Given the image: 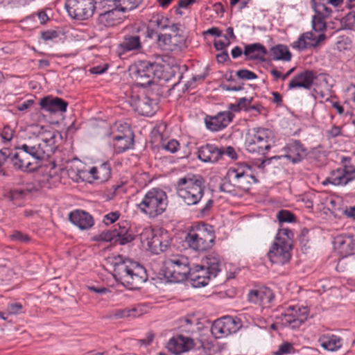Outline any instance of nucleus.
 <instances>
[{
	"mask_svg": "<svg viewBox=\"0 0 355 355\" xmlns=\"http://www.w3.org/2000/svg\"><path fill=\"white\" fill-rule=\"evenodd\" d=\"M270 56L273 60L290 61L292 54L286 45L277 44L270 48Z\"/></svg>",
	"mask_w": 355,
	"mask_h": 355,
	"instance_id": "nucleus-35",
	"label": "nucleus"
},
{
	"mask_svg": "<svg viewBox=\"0 0 355 355\" xmlns=\"http://www.w3.org/2000/svg\"><path fill=\"white\" fill-rule=\"evenodd\" d=\"M43 154L49 157L55 148V132L51 130H45L39 135L31 139Z\"/></svg>",
	"mask_w": 355,
	"mask_h": 355,
	"instance_id": "nucleus-20",
	"label": "nucleus"
},
{
	"mask_svg": "<svg viewBox=\"0 0 355 355\" xmlns=\"http://www.w3.org/2000/svg\"><path fill=\"white\" fill-rule=\"evenodd\" d=\"M221 153L216 145L207 144L198 148V157L203 162L215 163L221 159Z\"/></svg>",
	"mask_w": 355,
	"mask_h": 355,
	"instance_id": "nucleus-30",
	"label": "nucleus"
},
{
	"mask_svg": "<svg viewBox=\"0 0 355 355\" xmlns=\"http://www.w3.org/2000/svg\"><path fill=\"white\" fill-rule=\"evenodd\" d=\"M177 193L189 206L196 205L205 194V180L200 175L187 174L175 184Z\"/></svg>",
	"mask_w": 355,
	"mask_h": 355,
	"instance_id": "nucleus-3",
	"label": "nucleus"
},
{
	"mask_svg": "<svg viewBox=\"0 0 355 355\" xmlns=\"http://www.w3.org/2000/svg\"><path fill=\"white\" fill-rule=\"evenodd\" d=\"M216 59L219 63H224L230 59V57L228 53L226 51H224L221 53L217 55Z\"/></svg>",
	"mask_w": 355,
	"mask_h": 355,
	"instance_id": "nucleus-62",
	"label": "nucleus"
},
{
	"mask_svg": "<svg viewBox=\"0 0 355 355\" xmlns=\"http://www.w3.org/2000/svg\"><path fill=\"white\" fill-rule=\"evenodd\" d=\"M248 301L254 304H261V294L260 288L250 291L248 295Z\"/></svg>",
	"mask_w": 355,
	"mask_h": 355,
	"instance_id": "nucleus-53",
	"label": "nucleus"
},
{
	"mask_svg": "<svg viewBox=\"0 0 355 355\" xmlns=\"http://www.w3.org/2000/svg\"><path fill=\"white\" fill-rule=\"evenodd\" d=\"M341 166L330 171L329 175L321 182L323 186L331 184L345 187L355 179V166L351 164V158L342 157Z\"/></svg>",
	"mask_w": 355,
	"mask_h": 355,
	"instance_id": "nucleus-9",
	"label": "nucleus"
},
{
	"mask_svg": "<svg viewBox=\"0 0 355 355\" xmlns=\"http://www.w3.org/2000/svg\"><path fill=\"white\" fill-rule=\"evenodd\" d=\"M111 166L107 162L93 166L87 171L88 175H90L94 180H98L100 182L107 181L111 177Z\"/></svg>",
	"mask_w": 355,
	"mask_h": 355,
	"instance_id": "nucleus-33",
	"label": "nucleus"
},
{
	"mask_svg": "<svg viewBox=\"0 0 355 355\" xmlns=\"http://www.w3.org/2000/svg\"><path fill=\"white\" fill-rule=\"evenodd\" d=\"M127 28L123 40L119 44V55H121L127 52H139L142 50L144 32L139 27H132L131 31Z\"/></svg>",
	"mask_w": 355,
	"mask_h": 355,
	"instance_id": "nucleus-15",
	"label": "nucleus"
},
{
	"mask_svg": "<svg viewBox=\"0 0 355 355\" xmlns=\"http://www.w3.org/2000/svg\"><path fill=\"white\" fill-rule=\"evenodd\" d=\"M237 187L234 185V182L230 181L229 179L227 180L224 181L220 186V190L221 191L230 193L233 196L236 193Z\"/></svg>",
	"mask_w": 355,
	"mask_h": 355,
	"instance_id": "nucleus-49",
	"label": "nucleus"
},
{
	"mask_svg": "<svg viewBox=\"0 0 355 355\" xmlns=\"http://www.w3.org/2000/svg\"><path fill=\"white\" fill-rule=\"evenodd\" d=\"M252 98H247L245 97H243L239 99L236 105L232 104L230 107L234 111L237 112L241 110H247L248 106L250 105Z\"/></svg>",
	"mask_w": 355,
	"mask_h": 355,
	"instance_id": "nucleus-46",
	"label": "nucleus"
},
{
	"mask_svg": "<svg viewBox=\"0 0 355 355\" xmlns=\"http://www.w3.org/2000/svg\"><path fill=\"white\" fill-rule=\"evenodd\" d=\"M224 38L225 40H218L214 41V47L217 50H223L230 44V42L228 37L226 35H224Z\"/></svg>",
	"mask_w": 355,
	"mask_h": 355,
	"instance_id": "nucleus-57",
	"label": "nucleus"
},
{
	"mask_svg": "<svg viewBox=\"0 0 355 355\" xmlns=\"http://www.w3.org/2000/svg\"><path fill=\"white\" fill-rule=\"evenodd\" d=\"M96 10L99 12L98 23L106 27H112L121 23L124 12L109 0H95Z\"/></svg>",
	"mask_w": 355,
	"mask_h": 355,
	"instance_id": "nucleus-11",
	"label": "nucleus"
},
{
	"mask_svg": "<svg viewBox=\"0 0 355 355\" xmlns=\"http://www.w3.org/2000/svg\"><path fill=\"white\" fill-rule=\"evenodd\" d=\"M149 26L157 30H164L168 26V19L161 15H154L149 21Z\"/></svg>",
	"mask_w": 355,
	"mask_h": 355,
	"instance_id": "nucleus-39",
	"label": "nucleus"
},
{
	"mask_svg": "<svg viewBox=\"0 0 355 355\" xmlns=\"http://www.w3.org/2000/svg\"><path fill=\"white\" fill-rule=\"evenodd\" d=\"M311 4L315 15L329 17L332 12L331 8L327 6L325 0H311Z\"/></svg>",
	"mask_w": 355,
	"mask_h": 355,
	"instance_id": "nucleus-38",
	"label": "nucleus"
},
{
	"mask_svg": "<svg viewBox=\"0 0 355 355\" xmlns=\"http://www.w3.org/2000/svg\"><path fill=\"white\" fill-rule=\"evenodd\" d=\"M161 146L169 153H175L180 148V143L175 139H163L161 142Z\"/></svg>",
	"mask_w": 355,
	"mask_h": 355,
	"instance_id": "nucleus-41",
	"label": "nucleus"
},
{
	"mask_svg": "<svg viewBox=\"0 0 355 355\" xmlns=\"http://www.w3.org/2000/svg\"><path fill=\"white\" fill-rule=\"evenodd\" d=\"M309 311L306 307L288 306L279 316L284 326H291L293 329L299 328L307 319Z\"/></svg>",
	"mask_w": 355,
	"mask_h": 355,
	"instance_id": "nucleus-17",
	"label": "nucleus"
},
{
	"mask_svg": "<svg viewBox=\"0 0 355 355\" xmlns=\"http://www.w3.org/2000/svg\"><path fill=\"white\" fill-rule=\"evenodd\" d=\"M293 233L288 229H280L268 252L271 263L284 265L291 258Z\"/></svg>",
	"mask_w": 355,
	"mask_h": 355,
	"instance_id": "nucleus-4",
	"label": "nucleus"
},
{
	"mask_svg": "<svg viewBox=\"0 0 355 355\" xmlns=\"http://www.w3.org/2000/svg\"><path fill=\"white\" fill-rule=\"evenodd\" d=\"M41 108L50 113H63L67 111L68 103L59 97L46 96L40 100Z\"/></svg>",
	"mask_w": 355,
	"mask_h": 355,
	"instance_id": "nucleus-26",
	"label": "nucleus"
},
{
	"mask_svg": "<svg viewBox=\"0 0 355 355\" xmlns=\"http://www.w3.org/2000/svg\"><path fill=\"white\" fill-rule=\"evenodd\" d=\"M236 75L239 79L245 80H254L258 78L254 72L245 69L238 70Z\"/></svg>",
	"mask_w": 355,
	"mask_h": 355,
	"instance_id": "nucleus-47",
	"label": "nucleus"
},
{
	"mask_svg": "<svg viewBox=\"0 0 355 355\" xmlns=\"http://www.w3.org/2000/svg\"><path fill=\"white\" fill-rule=\"evenodd\" d=\"M325 39L326 35L324 33L316 35L314 33L309 31L300 35L297 40L293 42L291 46L293 49L303 51L318 46Z\"/></svg>",
	"mask_w": 355,
	"mask_h": 355,
	"instance_id": "nucleus-22",
	"label": "nucleus"
},
{
	"mask_svg": "<svg viewBox=\"0 0 355 355\" xmlns=\"http://www.w3.org/2000/svg\"><path fill=\"white\" fill-rule=\"evenodd\" d=\"M114 278L130 289H137L147 281L146 269L136 261L119 256L114 264Z\"/></svg>",
	"mask_w": 355,
	"mask_h": 355,
	"instance_id": "nucleus-1",
	"label": "nucleus"
},
{
	"mask_svg": "<svg viewBox=\"0 0 355 355\" xmlns=\"http://www.w3.org/2000/svg\"><path fill=\"white\" fill-rule=\"evenodd\" d=\"M166 193L159 189H152L137 205V209L148 218H154L162 214L167 207Z\"/></svg>",
	"mask_w": 355,
	"mask_h": 355,
	"instance_id": "nucleus-6",
	"label": "nucleus"
},
{
	"mask_svg": "<svg viewBox=\"0 0 355 355\" xmlns=\"http://www.w3.org/2000/svg\"><path fill=\"white\" fill-rule=\"evenodd\" d=\"M142 242H146L148 249L158 254L164 252L170 245L167 232L156 233L150 228H146L140 234Z\"/></svg>",
	"mask_w": 355,
	"mask_h": 355,
	"instance_id": "nucleus-13",
	"label": "nucleus"
},
{
	"mask_svg": "<svg viewBox=\"0 0 355 355\" xmlns=\"http://www.w3.org/2000/svg\"><path fill=\"white\" fill-rule=\"evenodd\" d=\"M65 8L69 15L78 20L88 19L96 10L95 0H67Z\"/></svg>",
	"mask_w": 355,
	"mask_h": 355,
	"instance_id": "nucleus-14",
	"label": "nucleus"
},
{
	"mask_svg": "<svg viewBox=\"0 0 355 355\" xmlns=\"http://www.w3.org/2000/svg\"><path fill=\"white\" fill-rule=\"evenodd\" d=\"M315 78L316 77L312 71L306 70L295 75L291 80L288 87L289 89H293L300 87L309 89L312 87L313 81Z\"/></svg>",
	"mask_w": 355,
	"mask_h": 355,
	"instance_id": "nucleus-28",
	"label": "nucleus"
},
{
	"mask_svg": "<svg viewBox=\"0 0 355 355\" xmlns=\"http://www.w3.org/2000/svg\"><path fill=\"white\" fill-rule=\"evenodd\" d=\"M221 153V157L223 155H226L229 157H230L232 159H237V154L234 150V148L232 146H227L225 148H219Z\"/></svg>",
	"mask_w": 355,
	"mask_h": 355,
	"instance_id": "nucleus-56",
	"label": "nucleus"
},
{
	"mask_svg": "<svg viewBox=\"0 0 355 355\" xmlns=\"http://www.w3.org/2000/svg\"><path fill=\"white\" fill-rule=\"evenodd\" d=\"M195 346L194 341L189 337L182 335L171 338L167 343V349L173 354L178 355L189 352Z\"/></svg>",
	"mask_w": 355,
	"mask_h": 355,
	"instance_id": "nucleus-23",
	"label": "nucleus"
},
{
	"mask_svg": "<svg viewBox=\"0 0 355 355\" xmlns=\"http://www.w3.org/2000/svg\"><path fill=\"white\" fill-rule=\"evenodd\" d=\"M226 178L233 182L237 189L245 191H248L252 184L258 182L252 173L251 166L245 163H239L230 167Z\"/></svg>",
	"mask_w": 355,
	"mask_h": 355,
	"instance_id": "nucleus-10",
	"label": "nucleus"
},
{
	"mask_svg": "<svg viewBox=\"0 0 355 355\" xmlns=\"http://www.w3.org/2000/svg\"><path fill=\"white\" fill-rule=\"evenodd\" d=\"M119 216L120 213L119 211H112L104 216L103 222L106 225H109L116 221Z\"/></svg>",
	"mask_w": 355,
	"mask_h": 355,
	"instance_id": "nucleus-54",
	"label": "nucleus"
},
{
	"mask_svg": "<svg viewBox=\"0 0 355 355\" xmlns=\"http://www.w3.org/2000/svg\"><path fill=\"white\" fill-rule=\"evenodd\" d=\"M33 103V101L31 100H28L22 103L17 105V110L19 111H24L27 110L28 107H30Z\"/></svg>",
	"mask_w": 355,
	"mask_h": 355,
	"instance_id": "nucleus-63",
	"label": "nucleus"
},
{
	"mask_svg": "<svg viewBox=\"0 0 355 355\" xmlns=\"http://www.w3.org/2000/svg\"><path fill=\"white\" fill-rule=\"evenodd\" d=\"M241 327L240 320L227 315L213 322L211 332L216 338H222L236 333Z\"/></svg>",
	"mask_w": 355,
	"mask_h": 355,
	"instance_id": "nucleus-18",
	"label": "nucleus"
},
{
	"mask_svg": "<svg viewBox=\"0 0 355 355\" xmlns=\"http://www.w3.org/2000/svg\"><path fill=\"white\" fill-rule=\"evenodd\" d=\"M233 114L230 111L218 112L214 116L205 119L206 127L213 132L220 131L226 128L232 121Z\"/></svg>",
	"mask_w": 355,
	"mask_h": 355,
	"instance_id": "nucleus-24",
	"label": "nucleus"
},
{
	"mask_svg": "<svg viewBox=\"0 0 355 355\" xmlns=\"http://www.w3.org/2000/svg\"><path fill=\"white\" fill-rule=\"evenodd\" d=\"M26 194V191L24 189H12L6 194V197L10 200L13 201L15 199L22 198Z\"/></svg>",
	"mask_w": 355,
	"mask_h": 355,
	"instance_id": "nucleus-52",
	"label": "nucleus"
},
{
	"mask_svg": "<svg viewBox=\"0 0 355 355\" xmlns=\"http://www.w3.org/2000/svg\"><path fill=\"white\" fill-rule=\"evenodd\" d=\"M328 16L314 15L312 17V28L315 32H323L327 29L326 19Z\"/></svg>",
	"mask_w": 355,
	"mask_h": 355,
	"instance_id": "nucleus-40",
	"label": "nucleus"
},
{
	"mask_svg": "<svg viewBox=\"0 0 355 355\" xmlns=\"http://www.w3.org/2000/svg\"><path fill=\"white\" fill-rule=\"evenodd\" d=\"M157 66L148 61H140L136 65L135 78L141 87L150 85L153 82L155 68Z\"/></svg>",
	"mask_w": 355,
	"mask_h": 355,
	"instance_id": "nucleus-21",
	"label": "nucleus"
},
{
	"mask_svg": "<svg viewBox=\"0 0 355 355\" xmlns=\"http://www.w3.org/2000/svg\"><path fill=\"white\" fill-rule=\"evenodd\" d=\"M243 54L246 60H266L268 54L266 48L260 43L250 44L245 46Z\"/></svg>",
	"mask_w": 355,
	"mask_h": 355,
	"instance_id": "nucleus-32",
	"label": "nucleus"
},
{
	"mask_svg": "<svg viewBox=\"0 0 355 355\" xmlns=\"http://www.w3.org/2000/svg\"><path fill=\"white\" fill-rule=\"evenodd\" d=\"M245 146L246 150L250 153L265 155L271 147L269 142V130L259 128L248 132L246 135Z\"/></svg>",
	"mask_w": 355,
	"mask_h": 355,
	"instance_id": "nucleus-12",
	"label": "nucleus"
},
{
	"mask_svg": "<svg viewBox=\"0 0 355 355\" xmlns=\"http://www.w3.org/2000/svg\"><path fill=\"white\" fill-rule=\"evenodd\" d=\"M12 241H17L21 243H28L31 241V237L20 231L14 230L10 236Z\"/></svg>",
	"mask_w": 355,
	"mask_h": 355,
	"instance_id": "nucleus-45",
	"label": "nucleus"
},
{
	"mask_svg": "<svg viewBox=\"0 0 355 355\" xmlns=\"http://www.w3.org/2000/svg\"><path fill=\"white\" fill-rule=\"evenodd\" d=\"M294 352V348L293 345L286 342L280 345L278 347V349L274 352V355H285L288 354L293 353Z\"/></svg>",
	"mask_w": 355,
	"mask_h": 355,
	"instance_id": "nucleus-51",
	"label": "nucleus"
},
{
	"mask_svg": "<svg viewBox=\"0 0 355 355\" xmlns=\"http://www.w3.org/2000/svg\"><path fill=\"white\" fill-rule=\"evenodd\" d=\"M67 173L68 176L75 182L85 181L88 178L87 170L80 169L72 164L67 166Z\"/></svg>",
	"mask_w": 355,
	"mask_h": 355,
	"instance_id": "nucleus-37",
	"label": "nucleus"
},
{
	"mask_svg": "<svg viewBox=\"0 0 355 355\" xmlns=\"http://www.w3.org/2000/svg\"><path fill=\"white\" fill-rule=\"evenodd\" d=\"M125 132L114 136V147L116 153H121L133 145V137L130 129L125 125Z\"/></svg>",
	"mask_w": 355,
	"mask_h": 355,
	"instance_id": "nucleus-31",
	"label": "nucleus"
},
{
	"mask_svg": "<svg viewBox=\"0 0 355 355\" xmlns=\"http://www.w3.org/2000/svg\"><path fill=\"white\" fill-rule=\"evenodd\" d=\"M279 223H291L295 221V216L288 210L282 209L277 214Z\"/></svg>",
	"mask_w": 355,
	"mask_h": 355,
	"instance_id": "nucleus-43",
	"label": "nucleus"
},
{
	"mask_svg": "<svg viewBox=\"0 0 355 355\" xmlns=\"http://www.w3.org/2000/svg\"><path fill=\"white\" fill-rule=\"evenodd\" d=\"M335 45L336 49L339 51H342L349 49L352 44L351 40L348 37L343 35L338 38Z\"/></svg>",
	"mask_w": 355,
	"mask_h": 355,
	"instance_id": "nucleus-44",
	"label": "nucleus"
},
{
	"mask_svg": "<svg viewBox=\"0 0 355 355\" xmlns=\"http://www.w3.org/2000/svg\"><path fill=\"white\" fill-rule=\"evenodd\" d=\"M214 239L213 227L203 223L189 231L185 237V242L196 251H205L211 248Z\"/></svg>",
	"mask_w": 355,
	"mask_h": 355,
	"instance_id": "nucleus-7",
	"label": "nucleus"
},
{
	"mask_svg": "<svg viewBox=\"0 0 355 355\" xmlns=\"http://www.w3.org/2000/svg\"><path fill=\"white\" fill-rule=\"evenodd\" d=\"M334 245L335 249L343 257L352 254L355 243L352 236L349 234H340L334 238Z\"/></svg>",
	"mask_w": 355,
	"mask_h": 355,
	"instance_id": "nucleus-29",
	"label": "nucleus"
},
{
	"mask_svg": "<svg viewBox=\"0 0 355 355\" xmlns=\"http://www.w3.org/2000/svg\"><path fill=\"white\" fill-rule=\"evenodd\" d=\"M343 338L338 336L327 334L320 336L318 342L322 347L328 351H337L343 346Z\"/></svg>",
	"mask_w": 355,
	"mask_h": 355,
	"instance_id": "nucleus-34",
	"label": "nucleus"
},
{
	"mask_svg": "<svg viewBox=\"0 0 355 355\" xmlns=\"http://www.w3.org/2000/svg\"><path fill=\"white\" fill-rule=\"evenodd\" d=\"M135 239V236L130 232L125 223H119V228L113 230L103 231L95 236L98 241L118 243L123 245Z\"/></svg>",
	"mask_w": 355,
	"mask_h": 355,
	"instance_id": "nucleus-16",
	"label": "nucleus"
},
{
	"mask_svg": "<svg viewBox=\"0 0 355 355\" xmlns=\"http://www.w3.org/2000/svg\"><path fill=\"white\" fill-rule=\"evenodd\" d=\"M343 213L347 218L355 219V206L347 207Z\"/></svg>",
	"mask_w": 355,
	"mask_h": 355,
	"instance_id": "nucleus-61",
	"label": "nucleus"
},
{
	"mask_svg": "<svg viewBox=\"0 0 355 355\" xmlns=\"http://www.w3.org/2000/svg\"><path fill=\"white\" fill-rule=\"evenodd\" d=\"M213 205H214V200L212 199H209L206 202L205 206L200 209V212L202 214L207 213L211 209V208L213 207Z\"/></svg>",
	"mask_w": 355,
	"mask_h": 355,
	"instance_id": "nucleus-64",
	"label": "nucleus"
},
{
	"mask_svg": "<svg viewBox=\"0 0 355 355\" xmlns=\"http://www.w3.org/2000/svg\"><path fill=\"white\" fill-rule=\"evenodd\" d=\"M260 294H261V304H269L274 299V294L271 289L267 287L260 288Z\"/></svg>",
	"mask_w": 355,
	"mask_h": 355,
	"instance_id": "nucleus-48",
	"label": "nucleus"
},
{
	"mask_svg": "<svg viewBox=\"0 0 355 355\" xmlns=\"http://www.w3.org/2000/svg\"><path fill=\"white\" fill-rule=\"evenodd\" d=\"M69 220L81 230L90 229L94 225L92 215L83 210H74L69 214Z\"/></svg>",
	"mask_w": 355,
	"mask_h": 355,
	"instance_id": "nucleus-27",
	"label": "nucleus"
},
{
	"mask_svg": "<svg viewBox=\"0 0 355 355\" xmlns=\"http://www.w3.org/2000/svg\"><path fill=\"white\" fill-rule=\"evenodd\" d=\"M341 26L343 29L351 30L355 28V12L352 11L346 15L341 19Z\"/></svg>",
	"mask_w": 355,
	"mask_h": 355,
	"instance_id": "nucleus-42",
	"label": "nucleus"
},
{
	"mask_svg": "<svg viewBox=\"0 0 355 355\" xmlns=\"http://www.w3.org/2000/svg\"><path fill=\"white\" fill-rule=\"evenodd\" d=\"M130 104L136 112L144 116L153 115L157 108V99L151 98L144 94L133 95Z\"/></svg>",
	"mask_w": 355,
	"mask_h": 355,
	"instance_id": "nucleus-19",
	"label": "nucleus"
},
{
	"mask_svg": "<svg viewBox=\"0 0 355 355\" xmlns=\"http://www.w3.org/2000/svg\"><path fill=\"white\" fill-rule=\"evenodd\" d=\"M144 313L143 307L138 305L131 309H124L116 310L114 313V316L118 318H137L142 315Z\"/></svg>",
	"mask_w": 355,
	"mask_h": 355,
	"instance_id": "nucleus-36",
	"label": "nucleus"
},
{
	"mask_svg": "<svg viewBox=\"0 0 355 355\" xmlns=\"http://www.w3.org/2000/svg\"><path fill=\"white\" fill-rule=\"evenodd\" d=\"M16 151L10 157V163L17 170L33 171L39 166V162L46 157L31 140L16 147Z\"/></svg>",
	"mask_w": 355,
	"mask_h": 355,
	"instance_id": "nucleus-2",
	"label": "nucleus"
},
{
	"mask_svg": "<svg viewBox=\"0 0 355 355\" xmlns=\"http://www.w3.org/2000/svg\"><path fill=\"white\" fill-rule=\"evenodd\" d=\"M13 132L10 128H5L1 133V137L3 140L9 141L12 139Z\"/></svg>",
	"mask_w": 355,
	"mask_h": 355,
	"instance_id": "nucleus-59",
	"label": "nucleus"
},
{
	"mask_svg": "<svg viewBox=\"0 0 355 355\" xmlns=\"http://www.w3.org/2000/svg\"><path fill=\"white\" fill-rule=\"evenodd\" d=\"M205 263V266L196 265L191 267L188 279L196 288L207 285L210 279L216 277L220 271L221 261L218 254H209Z\"/></svg>",
	"mask_w": 355,
	"mask_h": 355,
	"instance_id": "nucleus-5",
	"label": "nucleus"
},
{
	"mask_svg": "<svg viewBox=\"0 0 355 355\" xmlns=\"http://www.w3.org/2000/svg\"><path fill=\"white\" fill-rule=\"evenodd\" d=\"M164 277L170 282L178 283L188 279L191 272L189 259L183 255H174L168 259L163 270Z\"/></svg>",
	"mask_w": 355,
	"mask_h": 355,
	"instance_id": "nucleus-8",
	"label": "nucleus"
},
{
	"mask_svg": "<svg viewBox=\"0 0 355 355\" xmlns=\"http://www.w3.org/2000/svg\"><path fill=\"white\" fill-rule=\"evenodd\" d=\"M282 150L285 153L284 157L293 164L299 163L306 155L305 148L297 140L288 143Z\"/></svg>",
	"mask_w": 355,
	"mask_h": 355,
	"instance_id": "nucleus-25",
	"label": "nucleus"
},
{
	"mask_svg": "<svg viewBox=\"0 0 355 355\" xmlns=\"http://www.w3.org/2000/svg\"><path fill=\"white\" fill-rule=\"evenodd\" d=\"M155 28H152L150 26H148L147 28H140V30H141L144 33L143 35V39L146 37L148 38H153L154 35H157V33L155 31Z\"/></svg>",
	"mask_w": 355,
	"mask_h": 355,
	"instance_id": "nucleus-58",
	"label": "nucleus"
},
{
	"mask_svg": "<svg viewBox=\"0 0 355 355\" xmlns=\"http://www.w3.org/2000/svg\"><path fill=\"white\" fill-rule=\"evenodd\" d=\"M40 35L42 40L45 42L53 40L58 37V33L53 30L42 31L40 33Z\"/></svg>",
	"mask_w": 355,
	"mask_h": 355,
	"instance_id": "nucleus-55",
	"label": "nucleus"
},
{
	"mask_svg": "<svg viewBox=\"0 0 355 355\" xmlns=\"http://www.w3.org/2000/svg\"><path fill=\"white\" fill-rule=\"evenodd\" d=\"M23 312V305L20 302L9 303L6 308L7 315H16Z\"/></svg>",
	"mask_w": 355,
	"mask_h": 355,
	"instance_id": "nucleus-50",
	"label": "nucleus"
},
{
	"mask_svg": "<svg viewBox=\"0 0 355 355\" xmlns=\"http://www.w3.org/2000/svg\"><path fill=\"white\" fill-rule=\"evenodd\" d=\"M340 134V129L338 126L334 125L327 131V135L330 137H336Z\"/></svg>",
	"mask_w": 355,
	"mask_h": 355,
	"instance_id": "nucleus-60",
	"label": "nucleus"
}]
</instances>
